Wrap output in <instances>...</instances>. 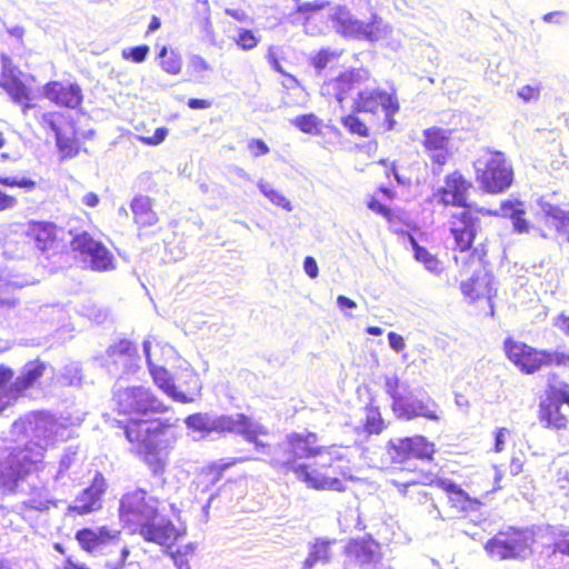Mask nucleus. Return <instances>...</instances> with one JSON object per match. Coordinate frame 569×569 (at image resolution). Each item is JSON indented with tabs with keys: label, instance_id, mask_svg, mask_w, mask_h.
<instances>
[{
	"label": "nucleus",
	"instance_id": "1",
	"mask_svg": "<svg viewBox=\"0 0 569 569\" xmlns=\"http://www.w3.org/2000/svg\"><path fill=\"white\" fill-rule=\"evenodd\" d=\"M71 430L54 417L37 412L12 423L11 433H26L30 440L23 447L7 448L0 452V487L14 491L22 477L38 470L49 447L64 441Z\"/></svg>",
	"mask_w": 569,
	"mask_h": 569
},
{
	"label": "nucleus",
	"instance_id": "2",
	"mask_svg": "<svg viewBox=\"0 0 569 569\" xmlns=\"http://www.w3.org/2000/svg\"><path fill=\"white\" fill-rule=\"evenodd\" d=\"M256 437V451L264 455L267 461L274 470L283 473L293 472L298 480L307 487L316 490L343 491L345 485L340 479L322 473L308 463L298 462L299 459H308L313 456H322L327 448L317 446L318 436L315 432H290L286 438L274 446H269Z\"/></svg>",
	"mask_w": 569,
	"mask_h": 569
},
{
	"label": "nucleus",
	"instance_id": "3",
	"mask_svg": "<svg viewBox=\"0 0 569 569\" xmlns=\"http://www.w3.org/2000/svg\"><path fill=\"white\" fill-rule=\"evenodd\" d=\"M119 516L132 533H139L146 541L162 547H171L184 535V529L177 528L159 513V500L142 489L122 496Z\"/></svg>",
	"mask_w": 569,
	"mask_h": 569
},
{
	"label": "nucleus",
	"instance_id": "4",
	"mask_svg": "<svg viewBox=\"0 0 569 569\" xmlns=\"http://www.w3.org/2000/svg\"><path fill=\"white\" fill-rule=\"evenodd\" d=\"M173 423L170 419H130L124 426L129 442L140 446V453L154 476L162 475L167 466V452L162 437Z\"/></svg>",
	"mask_w": 569,
	"mask_h": 569
},
{
	"label": "nucleus",
	"instance_id": "5",
	"mask_svg": "<svg viewBox=\"0 0 569 569\" xmlns=\"http://www.w3.org/2000/svg\"><path fill=\"white\" fill-rule=\"evenodd\" d=\"M184 423L194 433V440L204 439L211 432H229L242 436L247 441H256L257 436H266L268 433L264 426L243 413L232 416L193 413L184 419Z\"/></svg>",
	"mask_w": 569,
	"mask_h": 569
},
{
	"label": "nucleus",
	"instance_id": "6",
	"mask_svg": "<svg viewBox=\"0 0 569 569\" xmlns=\"http://www.w3.org/2000/svg\"><path fill=\"white\" fill-rule=\"evenodd\" d=\"M385 390L392 399V410L399 418L411 420L422 417L431 421L440 420L438 403L429 396L422 399L412 398L409 383L401 382L397 376L386 377Z\"/></svg>",
	"mask_w": 569,
	"mask_h": 569
},
{
	"label": "nucleus",
	"instance_id": "7",
	"mask_svg": "<svg viewBox=\"0 0 569 569\" xmlns=\"http://www.w3.org/2000/svg\"><path fill=\"white\" fill-rule=\"evenodd\" d=\"M508 359L523 373L531 375L545 366L569 367V353L539 350L511 338L503 343Z\"/></svg>",
	"mask_w": 569,
	"mask_h": 569
},
{
	"label": "nucleus",
	"instance_id": "8",
	"mask_svg": "<svg viewBox=\"0 0 569 569\" xmlns=\"http://www.w3.org/2000/svg\"><path fill=\"white\" fill-rule=\"evenodd\" d=\"M143 353L146 356L147 365L152 376L154 383L161 389L168 397L180 403L193 402L196 397L201 392V382L197 373L192 370L187 369L184 371L186 377V390L182 391L177 385H174L171 375L162 366H156L151 359V341L144 340L142 343Z\"/></svg>",
	"mask_w": 569,
	"mask_h": 569
},
{
	"label": "nucleus",
	"instance_id": "9",
	"mask_svg": "<svg viewBox=\"0 0 569 569\" xmlns=\"http://www.w3.org/2000/svg\"><path fill=\"white\" fill-rule=\"evenodd\" d=\"M76 539L83 550L94 556L119 551L112 569L122 568L129 556L128 547L120 543V531L106 526L83 528L77 531Z\"/></svg>",
	"mask_w": 569,
	"mask_h": 569
},
{
	"label": "nucleus",
	"instance_id": "10",
	"mask_svg": "<svg viewBox=\"0 0 569 569\" xmlns=\"http://www.w3.org/2000/svg\"><path fill=\"white\" fill-rule=\"evenodd\" d=\"M477 181L491 193H499L510 187L513 172L503 153L486 151L473 163Z\"/></svg>",
	"mask_w": 569,
	"mask_h": 569
},
{
	"label": "nucleus",
	"instance_id": "11",
	"mask_svg": "<svg viewBox=\"0 0 569 569\" xmlns=\"http://www.w3.org/2000/svg\"><path fill=\"white\" fill-rule=\"evenodd\" d=\"M113 401L118 412L122 415L147 416L168 411V407L144 386H117L113 391Z\"/></svg>",
	"mask_w": 569,
	"mask_h": 569
},
{
	"label": "nucleus",
	"instance_id": "12",
	"mask_svg": "<svg viewBox=\"0 0 569 569\" xmlns=\"http://www.w3.org/2000/svg\"><path fill=\"white\" fill-rule=\"evenodd\" d=\"M532 542L533 536L529 530L510 528L489 539L485 549L499 560L525 559L531 553Z\"/></svg>",
	"mask_w": 569,
	"mask_h": 569
},
{
	"label": "nucleus",
	"instance_id": "13",
	"mask_svg": "<svg viewBox=\"0 0 569 569\" xmlns=\"http://www.w3.org/2000/svg\"><path fill=\"white\" fill-rule=\"evenodd\" d=\"M71 248L93 271L106 272L114 269L113 254L101 241L96 240L87 231L72 238Z\"/></svg>",
	"mask_w": 569,
	"mask_h": 569
},
{
	"label": "nucleus",
	"instance_id": "14",
	"mask_svg": "<svg viewBox=\"0 0 569 569\" xmlns=\"http://www.w3.org/2000/svg\"><path fill=\"white\" fill-rule=\"evenodd\" d=\"M30 472L26 473L22 479L19 481L17 491L23 492L27 498L21 502V509H29L34 511H48L52 506L56 505V499L53 491L59 490L61 485H56L53 482V487L50 488L48 482H44L38 475L36 477H31L29 481L24 485V478ZM4 492L13 493V491L4 490L0 487Z\"/></svg>",
	"mask_w": 569,
	"mask_h": 569
},
{
	"label": "nucleus",
	"instance_id": "15",
	"mask_svg": "<svg viewBox=\"0 0 569 569\" xmlns=\"http://www.w3.org/2000/svg\"><path fill=\"white\" fill-rule=\"evenodd\" d=\"M435 453V445L422 436L399 438L388 443V455L396 465H405L411 460L430 461Z\"/></svg>",
	"mask_w": 569,
	"mask_h": 569
},
{
	"label": "nucleus",
	"instance_id": "16",
	"mask_svg": "<svg viewBox=\"0 0 569 569\" xmlns=\"http://www.w3.org/2000/svg\"><path fill=\"white\" fill-rule=\"evenodd\" d=\"M139 355L129 340H120L107 349L106 365L113 375L133 373L139 368Z\"/></svg>",
	"mask_w": 569,
	"mask_h": 569
},
{
	"label": "nucleus",
	"instance_id": "17",
	"mask_svg": "<svg viewBox=\"0 0 569 569\" xmlns=\"http://www.w3.org/2000/svg\"><path fill=\"white\" fill-rule=\"evenodd\" d=\"M369 72L365 69H351L340 73L322 86V93L333 96L339 103H342L351 93L362 90L361 86L368 81Z\"/></svg>",
	"mask_w": 569,
	"mask_h": 569
},
{
	"label": "nucleus",
	"instance_id": "18",
	"mask_svg": "<svg viewBox=\"0 0 569 569\" xmlns=\"http://www.w3.org/2000/svg\"><path fill=\"white\" fill-rule=\"evenodd\" d=\"M107 490L104 478L97 473L91 485L79 492L68 510L79 516L88 515L102 507V496Z\"/></svg>",
	"mask_w": 569,
	"mask_h": 569
},
{
	"label": "nucleus",
	"instance_id": "19",
	"mask_svg": "<svg viewBox=\"0 0 569 569\" xmlns=\"http://www.w3.org/2000/svg\"><path fill=\"white\" fill-rule=\"evenodd\" d=\"M389 108V111L399 110L397 98L380 89H362L357 92L353 99V109L356 112L377 113Z\"/></svg>",
	"mask_w": 569,
	"mask_h": 569
},
{
	"label": "nucleus",
	"instance_id": "20",
	"mask_svg": "<svg viewBox=\"0 0 569 569\" xmlns=\"http://www.w3.org/2000/svg\"><path fill=\"white\" fill-rule=\"evenodd\" d=\"M479 228L480 219L466 209L452 216L450 231L455 238L456 249L461 252L469 250Z\"/></svg>",
	"mask_w": 569,
	"mask_h": 569
},
{
	"label": "nucleus",
	"instance_id": "21",
	"mask_svg": "<svg viewBox=\"0 0 569 569\" xmlns=\"http://www.w3.org/2000/svg\"><path fill=\"white\" fill-rule=\"evenodd\" d=\"M470 183L459 172L447 176L445 186L438 189L436 197L438 202L445 206H457L465 208L467 206V193Z\"/></svg>",
	"mask_w": 569,
	"mask_h": 569
},
{
	"label": "nucleus",
	"instance_id": "22",
	"mask_svg": "<svg viewBox=\"0 0 569 569\" xmlns=\"http://www.w3.org/2000/svg\"><path fill=\"white\" fill-rule=\"evenodd\" d=\"M43 96L56 104L70 109L82 102V90L77 83L48 82L43 87Z\"/></svg>",
	"mask_w": 569,
	"mask_h": 569
},
{
	"label": "nucleus",
	"instance_id": "23",
	"mask_svg": "<svg viewBox=\"0 0 569 569\" xmlns=\"http://www.w3.org/2000/svg\"><path fill=\"white\" fill-rule=\"evenodd\" d=\"M423 147L438 166H443L448 159L449 131L432 127L423 130Z\"/></svg>",
	"mask_w": 569,
	"mask_h": 569
},
{
	"label": "nucleus",
	"instance_id": "24",
	"mask_svg": "<svg viewBox=\"0 0 569 569\" xmlns=\"http://www.w3.org/2000/svg\"><path fill=\"white\" fill-rule=\"evenodd\" d=\"M27 236L42 253L49 254V252L57 247V227L52 222H30Z\"/></svg>",
	"mask_w": 569,
	"mask_h": 569
},
{
	"label": "nucleus",
	"instance_id": "25",
	"mask_svg": "<svg viewBox=\"0 0 569 569\" xmlns=\"http://www.w3.org/2000/svg\"><path fill=\"white\" fill-rule=\"evenodd\" d=\"M330 18L336 22L338 31L345 37L363 40L365 21L353 17L346 7H333Z\"/></svg>",
	"mask_w": 569,
	"mask_h": 569
},
{
	"label": "nucleus",
	"instance_id": "26",
	"mask_svg": "<svg viewBox=\"0 0 569 569\" xmlns=\"http://www.w3.org/2000/svg\"><path fill=\"white\" fill-rule=\"evenodd\" d=\"M47 365L40 360H31L27 362L20 375L12 382L11 397H19L29 388H32L40 377L44 375Z\"/></svg>",
	"mask_w": 569,
	"mask_h": 569
},
{
	"label": "nucleus",
	"instance_id": "27",
	"mask_svg": "<svg viewBox=\"0 0 569 569\" xmlns=\"http://www.w3.org/2000/svg\"><path fill=\"white\" fill-rule=\"evenodd\" d=\"M493 277L487 272L473 276L467 281L461 282L462 293L471 299L487 298L491 299L496 293L492 287Z\"/></svg>",
	"mask_w": 569,
	"mask_h": 569
},
{
	"label": "nucleus",
	"instance_id": "28",
	"mask_svg": "<svg viewBox=\"0 0 569 569\" xmlns=\"http://www.w3.org/2000/svg\"><path fill=\"white\" fill-rule=\"evenodd\" d=\"M439 486L448 493V499L452 508L458 512L461 511H476L479 507V501L472 499L463 491L458 485L451 480H439Z\"/></svg>",
	"mask_w": 569,
	"mask_h": 569
},
{
	"label": "nucleus",
	"instance_id": "29",
	"mask_svg": "<svg viewBox=\"0 0 569 569\" xmlns=\"http://www.w3.org/2000/svg\"><path fill=\"white\" fill-rule=\"evenodd\" d=\"M539 206L547 220L569 243V211L545 200H541Z\"/></svg>",
	"mask_w": 569,
	"mask_h": 569
},
{
	"label": "nucleus",
	"instance_id": "30",
	"mask_svg": "<svg viewBox=\"0 0 569 569\" xmlns=\"http://www.w3.org/2000/svg\"><path fill=\"white\" fill-rule=\"evenodd\" d=\"M551 569H569V529L561 528L553 542V550L548 557Z\"/></svg>",
	"mask_w": 569,
	"mask_h": 569
},
{
	"label": "nucleus",
	"instance_id": "31",
	"mask_svg": "<svg viewBox=\"0 0 569 569\" xmlns=\"http://www.w3.org/2000/svg\"><path fill=\"white\" fill-rule=\"evenodd\" d=\"M328 451H325L322 456H313L312 458H319V460L310 463L311 468L319 469L322 473L329 475L330 477L339 476L347 477L349 475V468L341 465L335 463L340 461L342 457L335 452V447H326Z\"/></svg>",
	"mask_w": 569,
	"mask_h": 569
},
{
	"label": "nucleus",
	"instance_id": "32",
	"mask_svg": "<svg viewBox=\"0 0 569 569\" xmlns=\"http://www.w3.org/2000/svg\"><path fill=\"white\" fill-rule=\"evenodd\" d=\"M335 543V539H316L315 542L309 545L308 556L302 563V569H313L318 565L328 563L332 556L331 547Z\"/></svg>",
	"mask_w": 569,
	"mask_h": 569
},
{
	"label": "nucleus",
	"instance_id": "33",
	"mask_svg": "<svg viewBox=\"0 0 569 569\" xmlns=\"http://www.w3.org/2000/svg\"><path fill=\"white\" fill-rule=\"evenodd\" d=\"M134 222L139 227H152L158 222V216L152 209L150 197L138 194L130 203Z\"/></svg>",
	"mask_w": 569,
	"mask_h": 569
},
{
	"label": "nucleus",
	"instance_id": "34",
	"mask_svg": "<svg viewBox=\"0 0 569 569\" xmlns=\"http://www.w3.org/2000/svg\"><path fill=\"white\" fill-rule=\"evenodd\" d=\"M0 86L8 92L16 103L22 106L23 113L33 107L29 89L17 76L2 79Z\"/></svg>",
	"mask_w": 569,
	"mask_h": 569
},
{
	"label": "nucleus",
	"instance_id": "35",
	"mask_svg": "<svg viewBox=\"0 0 569 569\" xmlns=\"http://www.w3.org/2000/svg\"><path fill=\"white\" fill-rule=\"evenodd\" d=\"M540 421L545 427L556 430H565L568 423L567 417L561 412V406L552 400L540 405Z\"/></svg>",
	"mask_w": 569,
	"mask_h": 569
},
{
	"label": "nucleus",
	"instance_id": "36",
	"mask_svg": "<svg viewBox=\"0 0 569 569\" xmlns=\"http://www.w3.org/2000/svg\"><path fill=\"white\" fill-rule=\"evenodd\" d=\"M392 28L376 12L371 13L370 20L365 21L363 40L376 42L390 36Z\"/></svg>",
	"mask_w": 569,
	"mask_h": 569
},
{
	"label": "nucleus",
	"instance_id": "37",
	"mask_svg": "<svg viewBox=\"0 0 569 569\" xmlns=\"http://www.w3.org/2000/svg\"><path fill=\"white\" fill-rule=\"evenodd\" d=\"M77 455V447L69 446L66 448L64 453L60 459L59 468L52 477V481L56 485H61V487H68L69 482L72 481V478L68 473V470L74 463Z\"/></svg>",
	"mask_w": 569,
	"mask_h": 569
},
{
	"label": "nucleus",
	"instance_id": "38",
	"mask_svg": "<svg viewBox=\"0 0 569 569\" xmlns=\"http://www.w3.org/2000/svg\"><path fill=\"white\" fill-rule=\"evenodd\" d=\"M347 552L359 565H368L376 559V546L369 541H352L348 545Z\"/></svg>",
	"mask_w": 569,
	"mask_h": 569
},
{
	"label": "nucleus",
	"instance_id": "39",
	"mask_svg": "<svg viewBox=\"0 0 569 569\" xmlns=\"http://www.w3.org/2000/svg\"><path fill=\"white\" fill-rule=\"evenodd\" d=\"M408 239L413 250L415 259L422 263L429 272L439 274L442 271L439 259L430 253L425 247L419 246L413 236L410 234Z\"/></svg>",
	"mask_w": 569,
	"mask_h": 569
},
{
	"label": "nucleus",
	"instance_id": "40",
	"mask_svg": "<svg viewBox=\"0 0 569 569\" xmlns=\"http://www.w3.org/2000/svg\"><path fill=\"white\" fill-rule=\"evenodd\" d=\"M500 213L505 217H510L512 220L513 229L519 232H528L529 224L526 219L522 218L525 211L520 207V203H515L510 200L503 201L500 206Z\"/></svg>",
	"mask_w": 569,
	"mask_h": 569
},
{
	"label": "nucleus",
	"instance_id": "41",
	"mask_svg": "<svg viewBox=\"0 0 569 569\" xmlns=\"http://www.w3.org/2000/svg\"><path fill=\"white\" fill-rule=\"evenodd\" d=\"M13 371L4 366H0V411H2L12 400L18 397H11Z\"/></svg>",
	"mask_w": 569,
	"mask_h": 569
},
{
	"label": "nucleus",
	"instance_id": "42",
	"mask_svg": "<svg viewBox=\"0 0 569 569\" xmlns=\"http://www.w3.org/2000/svg\"><path fill=\"white\" fill-rule=\"evenodd\" d=\"M258 188L261 193L268 198L273 204L283 208L287 211L292 210L291 202L278 190L273 189L271 184L260 180L258 182Z\"/></svg>",
	"mask_w": 569,
	"mask_h": 569
},
{
	"label": "nucleus",
	"instance_id": "43",
	"mask_svg": "<svg viewBox=\"0 0 569 569\" xmlns=\"http://www.w3.org/2000/svg\"><path fill=\"white\" fill-rule=\"evenodd\" d=\"M291 123L305 133L317 134L320 132L321 121L313 113L298 116L291 120Z\"/></svg>",
	"mask_w": 569,
	"mask_h": 569
},
{
	"label": "nucleus",
	"instance_id": "44",
	"mask_svg": "<svg viewBox=\"0 0 569 569\" xmlns=\"http://www.w3.org/2000/svg\"><path fill=\"white\" fill-rule=\"evenodd\" d=\"M342 126L351 133L362 138L369 137V129L366 123L356 114H348L341 118Z\"/></svg>",
	"mask_w": 569,
	"mask_h": 569
},
{
	"label": "nucleus",
	"instance_id": "45",
	"mask_svg": "<svg viewBox=\"0 0 569 569\" xmlns=\"http://www.w3.org/2000/svg\"><path fill=\"white\" fill-rule=\"evenodd\" d=\"M167 48L163 47L159 53V57L162 58L161 60V68L163 71L170 74H178L181 71V58L171 52L169 56H167Z\"/></svg>",
	"mask_w": 569,
	"mask_h": 569
},
{
	"label": "nucleus",
	"instance_id": "46",
	"mask_svg": "<svg viewBox=\"0 0 569 569\" xmlns=\"http://www.w3.org/2000/svg\"><path fill=\"white\" fill-rule=\"evenodd\" d=\"M330 6L328 0H313L307 2H299L296 7V12L303 14L305 21H309L312 14L321 11Z\"/></svg>",
	"mask_w": 569,
	"mask_h": 569
},
{
	"label": "nucleus",
	"instance_id": "47",
	"mask_svg": "<svg viewBox=\"0 0 569 569\" xmlns=\"http://www.w3.org/2000/svg\"><path fill=\"white\" fill-rule=\"evenodd\" d=\"M231 39L240 47L242 50H252L259 43V38L254 36L251 30L239 28L237 33L231 37Z\"/></svg>",
	"mask_w": 569,
	"mask_h": 569
},
{
	"label": "nucleus",
	"instance_id": "48",
	"mask_svg": "<svg viewBox=\"0 0 569 569\" xmlns=\"http://www.w3.org/2000/svg\"><path fill=\"white\" fill-rule=\"evenodd\" d=\"M0 184L6 187H19L27 191H31L36 188V181L30 178H18V177H2L0 176Z\"/></svg>",
	"mask_w": 569,
	"mask_h": 569
},
{
	"label": "nucleus",
	"instance_id": "49",
	"mask_svg": "<svg viewBox=\"0 0 569 569\" xmlns=\"http://www.w3.org/2000/svg\"><path fill=\"white\" fill-rule=\"evenodd\" d=\"M148 53L149 47L147 44H141L129 49H124L122 51V57L124 59L132 60L136 63H141L146 60Z\"/></svg>",
	"mask_w": 569,
	"mask_h": 569
},
{
	"label": "nucleus",
	"instance_id": "50",
	"mask_svg": "<svg viewBox=\"0 0 569 569\" xmlns=\"http://www.w3.org/2000/svg\"><path fill=\"white\" fill-rule=\"evenodd\" d=\"M383 428V421L379 411L369 410L366 420V430L369 433H379Z\"/></svg>",
	"mask_w": 569,
	"mask_h": 569
},
{
	"label": "nucleus",
	"instance_id": "51",
	"mask_svg": "<svg viewBox=\"0 0 569 569\" xmlns=\"http://www.w3.org/2000/svg\"><path fill=\"white\" fill-rule=\"evenodd\" d=\"M335 58H337V54L335 52L329 51L327 49H322L312 58V66L318 72H320Z\"/></svg>",
	"mask_w": 569,
	"mask_h": 569
},
{
	"label": "nucleus",
	"instance_id": "52",
	"mask_svg": "<svg viewBox=\"0 0 569 569\" xmlns=\"http://www.w3.org/2000/svg\"><path fill=\"white\" fill-rule=\"evenodd\" d=\"M19 305V299L14 296L9 295L6 290L2 289L0 284V312H9L16 309Z\"/></svg>",
	"mask_w": 569,
	"mask_h": 569
},
{
	"label": "nucleus",
	"instance_id": "53",
	"mask_svg": "<svg viewBox=\"0 0 569 569\" xmlns=\"http://www.w3.org/2000/svg\"><path fill=\"white\" fill-rule=\"evenodd\" d=\"M189 68L197 73L211 71V66L200 54H192L189 59Z\"/></svg>",
	"mask_w": 569,
	"mask_h": 569
},
{
	"label": "nucleus",
	"instance_id": "54",
	"mask_svg": "<svg viewBox=\"0 0 569 569\" xmlns=\"http://www.w3.org/2000/svg\"><path fill=\"white\" fill-rule=\"evenodd\" d=\"M248 149L253 157H260L269 153L270 149L261 139H251L248 142Z\"/></svg>",
	"mask_w": 569,
	"mask_h": 569
},
{
	"label": "nucleus",
	"instance_id": "55",
	"mask_svg": "<svg viewBox=\"0 0 569 569\" xmlns=\"http://www.w3.org/2000/svg\"><path fill=\"white\" fill-rule=\"evenodd\" d=\"M539 96H540L539 87H532V86H529V84L528 86H523L518 91V97L523 102H530V101H533V100H538Z\"/></svg>",
	"mask_w": 569,
	"mask_h": 569
},
{
	"label": "nucleus",
	"instance_id": "56",
	"mask_svg": "<svg viewBox=\"0 0 569 569\" xmlns=\"http://www.w3.org/2000/svg\"><path fill=\"white\" fill-rule=\"evenodd\" d=\"M64 373L62 376L63 382L67 385H78L81 380L80 370L77 366L72 365L70 367L64 368Z\"/></svg>",
	"mask_w": 569,
	"mask_h": 569
},
{
	"label": "nucleus",
	"instance_id": "57",
	"mask_svg": "<svg viewBox=\"0 0 569 569\" xmlns=\"http://www.w3.org/2000/svg\"><path fill=\"white\" fill-rule=\"evenodd\" d=\"M167 134H168V129L164 127H161V128L156 129L153 136L143 137V138H141V140L148 146H158L164 141Z\"/></svg>",
	"mask_w": 569,
	"mask_h": 569
},
{
	"label": "nucleus",
	"instance_id": "58",
	"mask_svg": "<svg viewBox=\"0 0 569 569\" xmlns=\"http://www.w3.org/2000/svg\"><path fill=\"white\" fill-rule=\"evenodd\" d=\"M0 62H1L2 79H7L10 77L17 76V73H16L17 70L12 66V61H11L10 57H8L7 54H1Z\"/></svg>",
	"mask_w": 569,
	"mask_h": 569
},
{
	"label": "nucleus",
	"instance_id": "59",
	"mask_svg": "<svg viewBox=\"0 0 569 569\" xmlns=\"http://www.w3.org/2000/svg\"><path fill=\"white\" fill-rule=\"evenodd\" d=\"M567 18V13L565 11H552L542 16V20L546 23H555L562 24Z\"/></svg>",
	"mask_w": 569,
	"mask_h": 569
},
{
	"label": "nucleus",
	"instance_id": "60",
	"mask_svg": "<svg viewBox=\"0 0 569 569\" xmlns=\"http://www.w3.org/2000/svg\"><path fill=\"white\" fill-rule=\"evenodd\" d=\"M509 430L507 428H499L496 431L495 436V451L501 452L505 449L506 438L509 435Z\"/></svg>",
	"mask_w": 569,
	"mask_h": 569
},
{
	"label": "nucleus",
	"instance_id": "61",
	"mask_svg": "<svg viewBox=\"0 0 569 569\" xmlns=\"http://www.w3.org/2000/svg\"><path fill=\"white\" fill-rule=\"evenodd\" d=\"M388 341H389L391 349H393L397 352L403 350L406 347L403 338L396 332L388 333Z\"/></svg>",
	"mask_w": 569,
	"mask_h": 569
},
{
	"label": "nucleus",
	"instance_id": "62",
	"mask_svg": "<svg viewBox=\"0 0 569 569\" xmlns=\"http://www.w3.org/2000/svg\"><path fill=\"white\" fill-rule=\"evenodd\" d=\"M303 270L310 278L318 277V264L312 257H306L303 261Z\"/></svg>",
	"mask_w": 569,
	"mask_h": 569
},
{
	"label": "nucleus",
	"instance_id": "63",
	"mask_svg": "<svg viewBox=\"0 0 569 569\" xmlns=\"http://www.w3.org/2000/svg\"><path fill=\"white\" fill-rule=\"evenodd\" d=\"M368 208L370 210H372L373 212L381 214L383 217L390 216V210L385 204H382L379 200H377L375 198L370 199V201L368 202Z\"/></svg>",
	"mask_w": 569,
	"mask_h": 569
},
{
	"label": "nucleus",
	"instance_id": "64",
	"mask_svg": "<svg viewBox=\"0 0 569 569\" xmlns=\"http://www.w3.org/2000/svg\"><path fill=\"white\" fill-rule=\"evenodd\" d=\"M18 200L0 190V211L13 209Z\"/></svg>",
	"mask_w": 569,
	"mask_h": 569
}]
</instances>
